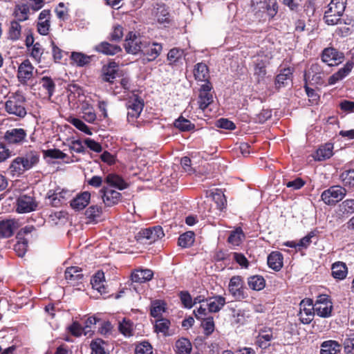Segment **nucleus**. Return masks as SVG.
<instances>
[{"instance_id": "40", "label": "nucleus", "mask_w": 354, "mask_h": 354, "mask_svg": "<svg viewBox=\"0 0 354 354\" xmlns=\"http://www.w3.org/2000/svg\"><path fill=\"white\" fill-rule=\"evenodd\" d=\"M104 274L102 272H97L92 277L91 283L94 289H96L101 295L107 293L106 287L104 286Z\"/></svg>"}, {"instance_id": "63", "label": "nucleus", "mask_w": 354, "mask_h": 354, "mask_svg": "<svg viewBox=\"0 0 354 354\" xmlns=\"http://www.w3.org/2000/svg\"><path fill=\"white\" fill-rule=\"evenodd\" d=\"M70 123L73 124L76 129L84 132L86 135H92L91 129L80 119L73 118L70 120Z\"/></svg>"}, {"instance_id": "58", "label": "nucleus", "mask_w": 354, "mask_h": 354, "mask_svg": "<svg viewBox=\"0 0 354 354\" xmlns=\"http://www.w3.org/2000/svg\"><path fill=\"white\" fill-rule=\"evenodd\" d=\"M165 304L161 300H156L151 304L150 315L153 317H158L162 315L165 312Z\"/></svg>"}, {"instance_id": "24", "label": "nucleus", "mask_w": 354, "mask_h": 354, "mask_svg": "<svg viewBox=\"0 0 354 354\" xmlns=\"http://www.w3.org/2000/svg\"><path fill=\"white\" fill-rule=\"evenodd\" d=\"M104 183L107 184L108 187L115 188L119 190H123L128 187L129 184L123 179L122 176L116 174H109L104 178Z\"/></svg>"}, {"instance_id": "49", "label": "nucleus", "mask_w": 354, "mask_h": 354, "mask_svg": "<svg viewBox=\"0 0 354 354\" xmlns=\"http://www.w3.org/2000/svg\"><path fill=\"white\" fill-rule=\"evenodd\" d=\"M195 241V234L192 231H188L180 235L178 239V245L183 248L191 247Z\"/></svg>"}, {"instance_id": "45", "label": "nucleus", "mask_w": 354, "mask_h": 354, "mask_svg": "<svg viewBox=\"0 0 354 354\" xmlns=\"http://www.w3.org/2000/svg\"><path fill=\"white\" fill-rule=\"evenodd\" d=\"M192 349V344L187 338H180L175 343L176 354H190Z\"/></svg>"}, {"instance_id": "60", "label": "nucleus", "mask_w": 354, "mask_h": 354, "mask_svg": "<svg viewBox=\"0 0 354 354\" xmlns=\"http://www.w3.org/2000/svg\"><path fill=\"white\" fill-rule=\"evenodd\" d=\"M232 313L234 323L239 325H243L247 322L249 316L246 315L245 310L234 309Z\"/></svg>"}, {"instance_id": "11", "label": "nucleus", "mask_w": 354, "mask_h": 354, "mask_svg": "<svg viewBox=\"0 0 354 354\" xmlns=\"http://www.w3.org/2000/svg\"><path fill=\"white\" fill-rule=\"evenodd\" d=\"M299 306V316L301 322L304 324H309L313 321L315 314H316L313 299L306 298L301 300Z\"/></svg>"}, {"instance_id": "59", "label": "nucleus", "mask_w": 354, "mask_h": 354, "mask_svg": "<svg viewBox=\"0 0 354 354\" xmlns=\"http://www.w3.org/2000/svg\"><path fill=\"white\" fill-rule=\"evenodd\" d=\"M341 344L345 354H354V334L347 335Z\"/></svg>"}, {"instance_id": "21", "label": "nucleus", "mask_w": 354, "mask_h": 354, "mask_svg": "<svg viewBox=\"0 0 354 354\" xmlns=\"http://www.w3.org/2000/svg\"><path fill=\"white\" fill-rule=\"evenodd\" d=\"M118 65L115 62H110L102 68L101 79L104 82L113 84L118 72Z\"/></svg>"}, {"instance_id": "33", "label": "nucleus", "mask_w": 354, "mask_h": 354, "mask_svg": "<svg viewBox=\"0 0 354 354\" xmlns=\"http://www.w3.org/2000/svg\"><path fill=\"white\" fill-rule=\"evenodd\" d=\"M102 207L97 205H91L85 211V216L88 223H97L102 220Z\"/></svg>"}, {"instance_id": "57", "label": "nucleus", "mask_w": 354, "mask_h": 354, "mask_svg": "<svg viewBox=\"0 0 354 354\" xmlns=\"http://www.w3.org/2000/svg\"><path fill=\"white\" fill-rule=\"evenodd\" d=\"M339 209L343 215H351L354 213V199H346L339 206Z\"/></svg>"}, {"instance_id": "35", "label": "nucleus", "mask_w": 354, "mask_h": 354, "mask_svg": "<svg viewBox=\"0 0 354 354\" xmlns=\"http://www.w3.org/2000/svg\"><path fill=\"white\" fill-rule=\"evenodd\" d=\"M348 274V268L345 263L337 261L331 266V275L337 280L344 279Z\"/></svg>"}, {"instance_id": "18", "label": "nucleus", "mask_w": 354, "mask_h": 354, "mask_svg": "<svg viewBox=\"0 0 354 354\" xmlns=\"http://www.w3.org/2000/svg\"><path fill=\"white\" fill-rule=\"evenodd\" d=\"M100 193L102 194V198L104 203L108 207H112L118 204L122 198V194L108 187H103Z\"/></svg>"}, {"instance_id": "22", "label": "nucleus", "mask_w": 354, "mask_h": 354, "mask_svg": "<svg viewBox=\"0 0 354 354\" xmlns=\"http://www.w3.org/2000/svg\"><path fill=\"white\" fill-rule=\"evenodd\" d=\"M354 67V62L353 60L348 61L344 66L339 68L338 71L333 74L328 80V85L335 84L337 82L343 80L351 73Z\"/></svg>"}, {"instance_id": "48", "label": "nucleus", "mask_w": 354, "mask_h": 354, "mask_svg": "<svg viewBox=\"0 0 354 354\" xmlns=\"http://www.w3.org/2000/svg\"><path fill=\"white\" fill-rule=\"evenodd\" d=\"M248 284L252 290L259 291L265 288L266 280L261 275H253L248 278Z\"/></svg>"}, {"instance_id": "41", "label": "nucleus", "mask_w": 354, "mask_h": 354, "mask_svg": "<svg viewBox=\"0 0 354 354\" xmlns=\"http://www.w3.org/2000/svg\"><path fill=\"white\" fill-rule=\"evenodd\" d=\"M20 21L17 20H12L10 21V24L8 30V39L12 41L20 39L21 36L22 27L19 24Z\"/></svg>"}, {"instance_id": "25", "label": "nucleus", "mask_w": 354, "mask_h": 354, "mask_svg": "<svg viewBox=\"0 0 354 354\" xmlns=\"http://www.w3.org/2000/svg\"><path fill=\"white\" fill-rule=\"evenodd\" d=\"M193 73L196 81L204 82L205 83L210 82L209 67L203 62H199L194 65Z\"/></svg>"}, {"instance_id": "39", "label": "nucleus", "mask_w": 354, "mask_h": 354, "mask_svg": "<svg viewBox=\"0 0 354 354\" xmlns=\"http://www.w3.org/2000/svg\"><path fill=\"white\" fill-rule=\"evenodd\" d=\"M272 331L270 328L261 330L257 337V344L262 349H266L270 346V342L272 339Z\"/></svg>"}, {"instance_id": "14", "label": "nucleus", "mask_w": 354, "mask_h": 354, "mask_svg": "<svg viewBox=\"0 0 354 354\" xmlns=\"http://www.w3.org/2000/svg\"><path fill=\"white\" fill-rule=\"evenodd\" d=\"M228 288L230 294L237 300L247 297L244 281L241 276H233L230 280Z\"/></svg>"}, {"instance_id": "9", "label": "nucleus", "mask_w": 354, "mask_h": 354, "mask_svg": "<svg viewBox=\"0 0 354 354\" xmlns=\"http://www.w3.org/2000/svg\"><path fill=\"white\" fill-rule=\"evenodd\" d=\"M145 41H142V38L140 35L130 31L126 36L124 48L127 53L137 55L141 52L143 45H145Z\"/></svg>"}, {"instance_id": "1", "label": "nucleus", "mask_w": 354, "mask_h": 354, "mask_svg": "<svg viewBox=\"0 0 354 354\" xmlns=\"http://www.w3.org/2000/svg\"><path fill=\"white\" fill-rule=\"evenodd\" d=\"M40 153L38 151L30 149L15 158L10 165L11 172L18 176L32 169L39 162Z\"/></svg>"}, {"instance_id": "15", "label": "nucleus", "mask_w": 354, "mask_h": 354, "mask_svg": "<svg viewBox=\"0 0 354 354\" xmlns=\"http://www.w3.org/2000/svg\"><path fill=\"white\" fill-rule=\"evenodd\" d=\"M34 66L28 59L24 60L18 66L17 77L23 85H27L28 82L33 77Z\"/></svg>"}, {"instance_id": "46", "label": "nucleus", "mask_w": 354, "mask_h": 354, "mask_svg": "<svg viewBox=\"0 0 354 354\" xmlns=\"http://www.w3.org/2000/svg\"><path fill=\"white\" fill-rule=\"evenodd\" d=\"M266 3L264 0H259L257 1H252L251 2V9L254 15L256 18L259 20L266 21L265 18V7Z\"/></svg>"}, {"instance_id": "31", "label": "nucleus", "mask_w": 354, "mask_h": 354, "mask_svg": "<svg viewBox=\"0 0 354 354\" xmlns=\"http://www.w3.org/2000/svg\"><path fill=\"white\" fill-rule=\"evenodd\" d=\"M267 263L270 268L278 272L283 266V256L279 251H272L267 258Z\"/></svg>"}, {"instance_id": "38", "label": "nucleus", "mask_w": 354, "mask_h": 354, "mask_svg": "<svg viewBox=\"0 0 354 354\" xmlns=\"http://www.w3.org/2000/svg\"><path fill=\"white\" fill-rule=\"evenodd\" d=\"M333 145L332 143H326L319 147L317 151L315 156L314 157L316 160L322 161L330 158L333 154Z\"/></svg>"}, {"instance_id": "52", "label": "nucleus", "mask_w": 354, "mask_h": 354, "mask_svg": "<svg viewBox=\"0 0 354 354\" xmlns=\"http://www.w3.org/2000/svg\"><path fill=\"white\" fill-rule=\"evenodd\" d=\"M185 57L183 49L173 48L167 53V60L169 65H176L182 58Z\"/></svg>"}, {"instance_id": "2", "label": "nucleus", "mask_w": 354, "mask_h": 354, "mask_svg": "<svg viewBox=\"0 0 354 354\" xmlns=\"http://www.w3.org/2000/svg\"><path fill=\"white\" fill-rule=\"evenodd\" d=\"M26 106L27 100L24 93L21 91L17 90L7 95L4 109L9 115L24 118L27 115Z\"/></svg>"}, {"instance_id": "12", "label": "nucleus", "mask_w": 354, "mask_h": 354, "mask_svg": "<svg viewBox=\"0 0 354 354\" xmlns=\"http://www.w3.org/2000/svg\"><path fill=\"white\" fill-rule=\"evenodd\" d=\"M144 100L140 96L133 95L127 103L128 120H130L131 119L133 121L134 119L138 118L144 108Z\"/></svg>"}, {"instance_id": "26", "label": "nucleus", "mask_w": 354, "mask_h": 354, "mask_svg": "<svg viewBox=\"0 0 354 354\" xmlns=\"http://www.w3.org/2000/svg\"><path fill=\"white\" fill-rule=\"evenodd\" d=\"M91 200V194L88 192H83L78 194L70 202L71 207L76 210L80 211L84 209L89 203Z\"/></svg>"}, {"instance_id": "5", "label": "nucleus", "mask_w": 354, "mask_h": 354, "mask_svg": "<svg viewBox=\"0 0 354 354\" xmlns=\"http://www.w3.org/2000/svg\"><path fill=\"white\" fill-rule=\"evenodd\" d=\"M163 229L160 225L141 229L135 236L136 241L142 244H151L164 237Z\"/></svg>"}, {"instance_id": "7", "label": "nucleus", "mask_w": 354, "mask_h": 354, "mask_svg": "<svg viewBox=\"0 0 354 354\" xmlns=\"http://www.w3.org/2000/svg\"><path fill=\"white\" fill-rule=\"evenodd\" d=\"M313 305L317 316L328 318L333 315V305L329 295L326 294L318 295Z\"/></svg>"}, {"instance_id": "55", "label": "nucleus", "mask_w": 354, "mask_h": 354, "mask_svg": "<svg viewBox=\"0 0 354 354\" xmlns=\"http://www.w3.org/2000/svg\"><path fill=\"white\" fill-rule=\"evenodd\" d=\"M342 15H336L335 13H328L326 10L324 15V22L328 26H335L337 24H346L344 19L341 18Z\"/></svg>"}, {"instance_id": "23", "label": "nucleus", "mask_w": 354, "mask_h": 354, "mask_svg": "<svg viewBox=\"0 0 354 354\" xmlns=\"http://www.w3.org/2000/svg\"><path fill=\"white\" fill-rule=\"evenodd\" d=\"M64 275L65 279L67 280L68 283L73 286H75L82 283L84 278L82 268L77 266H71L67 268Z\"/></svg>"}, {"instance_id": "62", "label": "nucleus", "mask_w": 354, "mask_h": 354, "mask_svg": "<svg viewBox=\"0 0 354 354\" xmlns=\"http://www.w3.org/2000/svg\"><path fill=\"white\" fill-rule=\"evenodd\" d=\"M118 328L120 332L124 336L130 337L133 335V324L129 320L124 319L119 324Z\"/></svg>"}, {"instance_id": "13", "label": "nucleus", "mask_w": 354, "mask_h": 354, "mask_svg": "<svg viewBox=\"0 0 354 354\" xmlns=\"http://www.w3.org/2000/svg\"><path fill=\"white\" fill-rule=\"evenodd\" d=\"M212 90L213 86L211 82H207L201 85L199 89L198 101L199 108L201 110L205 111L213 102Z\"/></svg>"}, {"instance_id": "36", "label": "nucleus", "mask_w": 354, "mask_h": 354, "mask_svg": "<svg viewBox=\"0 0 354 354\" xmlns=\"http://www.w3.org/2000/svg\"><path fill=\"white\" fill-rule=\"evenodd\" d=\"M208 310L210 313H218L225 305V298L221 295H216L206 299Z\"/></svg>"}, {"instance_id": "47", "label": "nucleus", "mask_w": 354, "mask_h": 354, "mask_svg": "<svg viewBox=\"0 0 354 354\" xmlns=\"http://www.w3.org/2000/svg\"><path fill=\"white\" fill-rule=\"evenodd\" d=\"M42 88L46 91V94L49 99L53 95L55 91V83L54 80L48 76L42 77L39 80Z\"/></svg>"}, {"instance_id": "54", "label": "nucleus", "mask_w": 354, "mask_h": 354, "mask_svg": "<svg viewBox=\"0 0 354 354\" xmlns=\"http://www.w3.org/2000/svg\"><path fill=\"white\" fill-rule=\"evenodd\" d=\"M340 180L345 187H354V169L344 171L340 174Z\"/></svg>"}, {"instance_id": "32", "label": "nucleus", "mask_w": 354, "mask_h": 354, "mask_svg": "<svg viewBox=\"0 0 354 354\" xmlns=\"http://www.w3.org/2000/svg\"><path fill=\"white\" fill-rule=\"evenodd\" d=\"M153 272L150 269H138L131 274V280L133 282L142 283L152 279Z\"/></svg>"}, {"instance_id": "64", "label": "nucleus", "mask_w": 354, "mask_h": 354, "mask_svg": "<svg viewBox=\"0 0 354 354\" xmlns=\"http://www.w3.org/2000/svg\"><path fill=\"white\" fill-rule=\"evenodd\" d=\"M136 354H152L153 348L148 342H142L138 344L135 349Z\"/></svg>"}, {"instance_id": "10", "label": "nucleus", "mask_w": 354, "mask_h": 354, "mask_svg": "<svg viewBox=\"0 0 354 354\" xmlns=\"http://www.w3.org/2000/svg\"><path fill=\"white\" fill-rule=\"evenodd\" d=\"M321 59L329 66H337L344 61V54L333 47H328L322 50Z\"/></svg>"}, {"instance_id": "29", "label": "nucleus", "mask_w": 354, "mask_h": 354, "mask_svg": "<svg viewBox=\"0 0 354 354\" xmlns=\"http://www.w3.org/2000/svg\"><path fill=\"white\" fill-rule=\"evenodd\" d=\"M68 194V191H59V188H58L55 190H49L47 193V197L53 207H59L65 203L66 195Z\"/></svg>"}, {"instance_id": "50", "label": "nucleus", "mask_w": 354, "mask_h": 354, "mask_svg": "<svg viewBox=\"0 0 354 354\" xmlns=\"http://www.w3.org/2000/svg\"><path fill=\"white\" fill-rule=\"evenodd\" d=\"M82 118L88 123L93 124L97 119L94 108L88 103L82 105Z\"/></svg>"}, {"instance_id": "44", "label": "nucleus", "mask_w": 354, "mask_h": 354, "mask_svg": "<svg viewBox=\"0 0 354 354\" xmlns=\"http://www.w3.org/2000/svg\"><path fill=\"white\" fill-rule=\"evenodd\" d=\"M266 3L265 18L268 21L274 19L279 11V3L277 0H264Z\"/></svg>"}, {"instance_id": "61", "label": "nucleus", "mask_w": 354, "mask_h": 354, "mask_svg": "<svg viewBox=\"0 0 354 354\" xmlns=\"http://www.w3.org/2000/svg\"><path fill=\"white\" fill-rule=\"evenodd\" d=\"M202 320L201 326L204 330V334L209 336L214 332L215 328L214 318L210 316Z\"/></svg>"}, {"instance_id": "42", "label": "nucleus", "mask_w": 354, "mask_h": 354, "mask_svg": "<svg viewBox=\"0 0 354 354\" xmlns=\"http://www.w3.org/2000/svg\"><path fill=\"white\" fill-rule=\"evenodd\" d=\"M346 3L347 0H331L326 10L328 11V13H335L336 15H343Z\"/></svg>"}, {"instance_id": "4", "label": "nucleus", "mask_w": 354, "mask_h": 354, "mask_svg": "<svg viewBox=\"0 0 354 354\" xmlns=\"http://www.w3.org/2000/svg\"><path fill=\"white\" fill-rule=\"evenodd\" d=\"M151 16L159 24L167 27L174 21L170 8L163 2H157L153 5Z\"/></svg>"}, {"instance_id": "34", "label": "nucleus", "mask_w": 354, "mask_h": 354, "mask_svg": "<svg viewBox=\"0 0 354 354\" xmlns=\"http://www.w3.org/2000/svg\"><path fill=\"white\" fill-rule=\"evenodd\" d=\"M91 354H110L109 343L102 339L96 338L90 344Z\"/></svg>"}, {"instance_id": "43", "label": "nucleus", "mask_w": 354, "mask_h": 354, "mask_svg": "<svg viewBox=\"0 0 354 354\" xmlns=\"http://www.w3.org/2000/svg\"><path fill=\"white\" fill-rule=\"evenodd\" d=\"M93 57V55L89 56L80 52H72L71 59L75 63L77 66L84 67L91 62Z\"/></svg>"}, {"instance_id": "8", "label": "nucleus", "mask_w": 354, "mask_h": 354, "mask_svg": "<svg viewBox=\"0 0 354 354\" xmlns=\"http://www.w3.org/2000/svg\"><path fill=\"white\" fill-rule=\"evenodd\" d=\"M162 44L156 41H145V45L141 50L143 64L155 61L162 51Z\"/></svg>"}, {"instance_id": "30", "label": "nucleus", "mask_w": 354, "mask_h": 354, "mask_svg": "<svg viewBox=\"0 0 354 354\" xmlns=\"http://www.w3.org/2000/svg\"><path fill=\"white\" fill-rule=\"evenodd\" d=\"M342 344L336 340L324 341L320 345V354H339Z\"/></svg>"}, {"instance_id": "56", "label": "nucleus", "mask_w": 354, "mask_h": 354, "mask_svg": "<svg viewBox=\"0 0 354 354\" xmlns=\"http://www.w3.org/2000/svg\"><path fill=\"white\" fill-rule=\"evenodd\" d=\"M170 321L166 318H160L156 321L154 331L157 333H161L166 335L170 326Z\"/></svg>"}, {"instance_id": "17", "label": "nucleus", "mask_w": 354, "mask_h": 354, "mask_svg": "<svg viewBox=\"0 0 354 354\" xmlns=\"http://www.w3.org/2000/svg\"><path fill=\"white\" fill-rule=\"evenodd\" d=\"M37 207V203L32 196L24 194L20 196L17 201V212L20 214L35 211Z\"/></svg>"}, {"instance_id": "37", "label": "nucleus", "mask_w": 354, "mask_h": 354, "mask_svg": "<svg viewBox=\"0 0 354 354\" xmlns=\"http://www.w3.org/2000/svg\"><path fill=\"white\" fill-rule=\"evenodd\" d=\"M30 6L28 3H21L15 5L13 15L18 21H24L29 19Z\"/></svg>"}, {"instance_id": "51", "label": "nucleus", "mask_w": 354, "mask_h": 354, "mask_svg": "<svg viewBox=\"0 0 354 354\" xmlns=\"http://www.w3.org/2000/svg\"><path fill=\"white\" fill-rule=\"evenodd\" d=\"M245 235L242 229L239 227L230 232L227 238V242L234 246H239L241 244Z\"/></svg>"}, {"instance_id": "6", "label": "nucleus", "mask_w": 354, "mask_h": 354, "mask_svg": "<svg viewBox=\"0 0 354 354\" xmlns=\"http://www.w3.org/2000/svg\"><path fill=\"white\" fill-rule=\"evenodd\" d=\"M346 189L340 185H333L324 190L321 194V198L327 205H335L346 195Z\"/></svg>"}, {"instance_id": "3", "label": "nucleus", "mask_w": 354, "mask_h": 354, "mask_svg": "<svg viewBox=\"0 0 354 354\" xmlns=\"http://www.w3.org/2000/svg\"><path fill=\"white\" fill-rule=\"evenodd\" d=\"M33 225H27L19 230L16 235L17 243L14 245V250L19 257H23L28 250L30 238H32V232H35Z\"/></svg>"}, {"instance_id": "16", "label": "nucleus", "mask_w": 354, "mask_h": 354, "mask_svg": "<svg viewBox=\"0 0 354 354\" xmlns=\"http://www.w3.org/2000/svg\"><path fill=\"white\" fill-rule=\"evenodd\" d=\"M26 131L22 128H14L7 130L3 136L5 141L10 145L22 144L26 138Z\"/></svg>"}, {"instance_id": "53", "label": "nucleus", "mask_w": 354, "mask_h": 354, "mask_svg": "<svg viewBox=\"0 0 354 354\" xmlns=\"http://www.w3.org/2000/svg\"><path fill=\"white\" fill-rule=\"evenodd\" d=\"M174 125L181 131H189L195 129V124L183 116L176 119L174 122Z\"/></svg>"}, {"instance_id": "28", "label": "nucleus", "mask_w": 354, "mask_h": 354, "mask_svg": "<svg viewBox=\"0 0 354 354\" xmlns=\"http://www.w3.org/2000/svg\"><path fill=\"white\" fill-rule=\"evenodd\" d=\"M292 69L290 67L283 68L280 73L276 76L274 85L277 90H279L281 87L288 85V82L292 78Z\"/></svg>"}, {"instance_id": "27", "label": "nucleus", "mask_w": 354, "mask_h": 354, "mask_svg": "<svg viewBox=\"0 0 354 354\" xmlns=\"http://www.w3.org/2000/svg\"><path fill=\"white\" fill-rule=\"evenodd\" d=\"M95 51L106 55H115L122 52L120 46L107 41H102L94 47Z\"/></svg>"}, {"instance_id": "19", "label": "nucleus", "mask_w": 354, "mask_h": 354, "mask_svg": "<svg viewBox=\"0 0 354 354\" xmlns=\"http://www.w3.org/2000/svg\"><path fill=\"white\" fill-rule=\"evenodd\" d=\"M51 12L49 9L43 10L39 15L37 22V32L41 35H47L50 28Z\"/></svg>"}, {"instance_id": "20", "label": "nucleus", "mask_w": 354, "mask_h": 354, "mask_svg": "<svg viewBox=\"0 0 354 354\" xmlns=\"http://www.w3.org/2000/svg\"><path fill=\"white\" fill-rule=\"evenodd\" d=\"M19 227L15 219H3L0 221V239H8L12 236Z\"/></svg>"}]
</instances>
